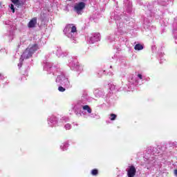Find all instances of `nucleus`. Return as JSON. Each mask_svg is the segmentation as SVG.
<instances>
[{
    "mask_svg": "<svg viewBox=\"0 0 177 177\" xmlns=\"http://www.w3.org/2000/svg\"><path fill=\"white\" fill-rule=\"evenodd\" d=\"M37 50H38V44H33L32 46L28 47L21 55L22 60L32 57V55H34Z\"/></svg>",
    "mask_w": 177,
    "mask_h": 177,
    "instance_id": "nucleus-1",
    "label": "nucleus"
},
{
    "mask_svg": "<svg viewBox=\"0 0 177 177\" xmlns=\"http://www.w3.org/2000/svg\"><path fill=\"white\" fill-rule=\"evenodd\" d=\"M85 6L86 4L84 2H80L75 6L74 9L77 15H81V11L85 9Z\"/></svg>",
    "mask_w": 177,
    "mask_h": 177,
    "instance_id": "nucleus-2",
    "label": "nucleus"
},
{
    "mask_svg": "<svg viewBox=\"0 0 177 177\" xmlns=\"http://www.w3.org/2000/svg\"><path fill=\"white\" fill-rule=\"evenodd\" d=\"M135 175H136V168H135V166L131 165L129 167V169L127 170V176L135 177Z\"/></svg>",
    "mask_w": 177,
    "mask_h": 177,
    "instance_id": "nucleus-3",
    "label": "nucleus"
},
{
    "mask_svg": "<svg viewBox=\"0 0 177 177\" xmlns=\"http://www.w3.org/2000/svg\"><path fill=\"white\" fill-rule=\"evenodd\" d=\"M35 26H37V18L34 17L28 24V28H34Z\"/></svg>",
    "mask_w": 177,
    "mask_h": 177,
    "instance_id": "nucleus-4",
    "label": "nucleus"
},
{
    "mask_svg": "<svg viewBox=\"0 0 177 177\" xmlns=\"http://www.w3.org/2000/svg\"><path fill=\"white\" fill-rule=\"evenodd\" d=\"M68 27H70L71 32H77V27L73 24H68Z\"/></svg>",
    "mask_w": 177,
    "mask_h": 177,
    "instance_id": "nucleus-5",
    "label": "nucleus"
},
{
    "mask_svg": "<svg viewBox=\"0 0 177 177\" xmlns=\"http://www.w3.org/2000/svg\"><path fill=\"white\" fill-rule=\"evenodd\" d=\"M83 110H86L88 113V114H91V113H92V109H91L89 105L83 106Z\"/></svg>",
    "mask_w": 177,
    "mask_h": 177,
    "instance_id": "nucleus-6",
    "label": "nucleus"
},
{
    "mask_svg": "<svg viewBox=\"0 0 177 177\" xmlns=\"http://www.w3.org/2000/svg\"><path fill=\"white\" fill-rule=\"evenodd\" d=\"M135 50H142L143 49V45L138 44L134 47Z\"/></svg>",
    "mask_w": 177,
    "mask_h": 177,
    "instance_id": "nucleus-7",
    "label": "nucleus"
},
{
    "mask_svg": "<svg viewBox=\"0 0 177 177\" xmlns=\"http://www.w3.org/2000/svg\"><path fill=\"white\" fill-rule=\"evenodd\" d=\"M98 174L99 170H97V169H93V170H91V175H93V176H97Z\"/></svg>",
    "mask_w": 177,
    "mask_h": 177,
    "instance_id": "nucleus-8",
    "label": "nucleus"
},
{
    "mask_svg": "<svg viewBox=\"0 0 177 177\" xmlns=\"http://www.w3.org/2000/svg\"><path fill=\"white\" fill-rule=\"evenodd\" d=\"M110 117H111L110 118L111 121H115V120L117 118V115L114 113H111Z\"/></svg>",
    "mask_w": 177,
    "mask_h": 177,
    "instance_id": "nucleus-9",
    "label": "nucleus"
},
{
    "mask_svg": "<svg viewBox=\"0 0 177 177\" xmlns=\"http://www.w3.org/2000/svg\"><path fill=\"white\" fill-rule=\"evenodd\" d=\"M58 91L59 92H64L66 91V88H64L63 86H60L58 87Z\"/></svg>",
    "mask_w": 177,
    "mask_h": 177,
    "instance_id": "nucleus-10",
    "label": "nucleus"
},
{
    "mask_svg": "<svg viewBox=\"0 0 177 177\" xmlns=\"http://www.w3.org/2000/svg\"><path fill=\"white\" fill-rule=\"evenodd\" d=\"M65 128H66V129H67V130L71 129V124H66L65 125Z\"/></svg>",
    "mask_w": 177,
    "mask_h": 177,
    "instance_id": "nucleus-11",
    "label": "nucleus"
},
{
    "mask_svg": "<svg viewBox=\"0 0 177 177\" xmlns=\"http://www.w3.org/2000/svg\"><path fill=\"white\" fill-rule=\"evenodd\" d=\"M11 2L14 3V5H17V3H19V0H11Z\"/></svg>",
    "mask_w": 177,
    "mask_h": 177,
    "instance_id": "nucleus-12",
    "label": "nucleus"
},
{
    "mask_svg": "<svg viewBox=\"0 0 177 177\" xmlns=\"http://www.w3.org/2000/svg\"><path fill=\"white\" fill-rule=\"evenodd\" d=\"M10 9L12 10V13H15V6L13 4H11Z\"/></svg>",
    "mask_w": 177,
    "mask_h": 177,
    "instance_id": "nucleus-13",
    "label": "nucleus"
},
{
    "mask_svg": "<svg viewBox=\"0 0 177 177\" xmlns=\"http://www.w3.org/2000/svg\"><path fill=\"white\" fill-rule=\"evenodd\" d=\"M138 78H140V80H143V76H142L141 74H138Z\"/></svg>",
    "mask_w": 177,
    "mask_h": 177,
    "instance_id": "nucleus-14",
    "label": "nucleus"
},
{
    "mask_svg": "<svg viewBox=\"0 0 177 177\" xmlns=\"http://www.w3.org/2000/svg\"><path fill=\"white\" fill-rule=\"evenodd\" d=\"M174 175H176V176H177V169L174 170Z\"/></svg>",
    "mask_w": 177,
    "mask_h": 177,
    "instance_id": "nucleus-15",
    "label": "nucleus"
}]
</instances>
